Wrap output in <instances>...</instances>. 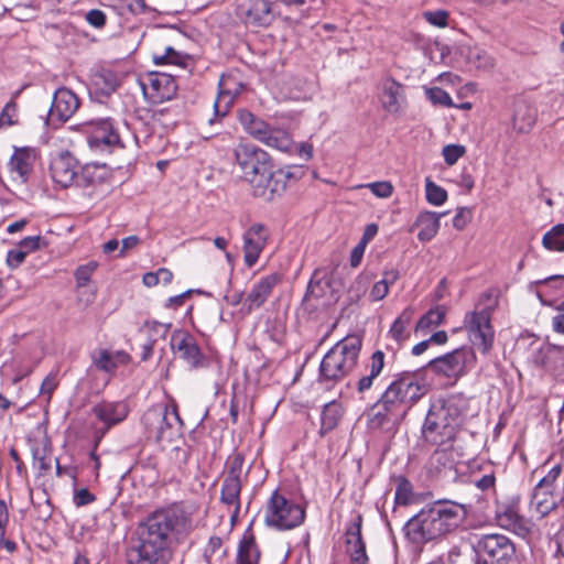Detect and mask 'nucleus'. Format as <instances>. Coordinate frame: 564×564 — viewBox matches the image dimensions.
Segmentation results:
<instances>
[{
	"label": "nucleus",
	"mask_w": 564,
	"mask_h": 564,
	"mask_svg": "<svg viewBox=\"0 0 564 564\" xmlns=\"http://www.w3.org/2000/svg\"><path fill=\"white\" fill-rule=\"evenodd\" d=\"M194 529L193 510L173 503L152 512L138 529L139 545L128 553L129 564H167L170 545Z\"/></svg>",
	"instance_id": "obj_1"
},
{
	"label": "nucleus",
	"mask_w": 564,
	"mask_h": 564,
	"mask_svg": "<svg viewBox=\"0 0 564 564\" xmlns=\"http://www.w3.org/2000/svg\"><path fill=\"white\" fill-rule=\"evenodd\" d=\"M470 509V505L454 500H435L406 521L403 528L405 538L416 545L440 542L464 524Z\"/></svg>",
	"instance_id": "obj_2"
},
{
	"label": "nucleus",
	"mask_w": 564,
	"mask_h": 564,
	"mask_svg": "<svg viewBox=\"0 0 564 564\" xmlns=\"http://www.w3.org/2000/svg\"><path fill=\"white\" fill-rule=\"evenodd\" d=\"M234 158L241 178L250 185L254 197L270 202L285 191L291 174L274 170L271 155L263 149L251 143H239L234 149Z\"/></svg>",
	"instance_id": "obj_3"
},
{
	"label": "nucleus",
	"mask_w": 564,
	"mask_h": 564,
	"mask_svg": "<svg viewBox=\"0 0 564 564\" xmlns=\"http://www.w3.org/2000/svg\"><path fill=\"white\" fill-rule=\"evenodd\" d=\"M430 390L419 372L399 373L368 412V427L378 430L399 416H404Z\"/></svg>",
	"instance_id": "obj_4"
},
{
	"label": "nucleus",
	"mask_w": 564,
	"mask_h": 564,
	"mask_svg": "<svg viewBox=\"0 0 564 564\" xmlns=\"http://www.w3.org/2000/svg\"><path fill=\"white\" fill-rule=\"evenodd\" d=\"M466 411L467 401L460 395L433 401L422 429L424 438L438 445L453 440Z\"/></svg>",
	"instance_id": "obj_5"
},
{
	"label": "nucleus",
	"mask_w": 564,
	"mask_h": 564,
	"mask_svg": "<svg viewBox=\"0 0 564 564\" xmlns=\"http://www.w3.org/2000/svg\"><path fill=\"white\" fill-rule=\"evenodd\" d=\"M362 338L352 334L337 341L323 357L319 365L322 382H339L346 378L358 364Z\"/></svg>",
	"instance_id": "obj_6"
},
{
	"label": "nucleus",
	"mask_w": 564,
	"mask_h": 564,
	"mask_svg": "<svg viewBox=\"0 0 564 564\" xmlns=\"http://www.w3.org/2000/svg\"><path fill=\"white\" fill-rule=\"evenodd\" d=\"M142 424L148 431L149 437L154 438L158 443H171L180 435L183 422L177 406L172 404L150 408L142 416Z\"/></svg>",
	"instance_id": "obj_7"
},
{
	"label": "nucleus",
	"mask_w": 564,
	"mask_h": 564,
	"mask_svg": "<svg viewBox=\"0 0 564 564\" xmlns=\"http://www.w3.org/2000/svg\"><path fill=\"white\" fill-rule=\"evenodd\" d=\"M305 519L304 508L275 490L269 498L264 510V522L280 531L294 529Z\"/></svg>",
	"instance_id": "obj_8"
},
{
	"label": "nucleus",
	"mask_w": 564,
	"mask_h": 564,
	"mask_svg": "<svg viewBox=\"0 0 564 564\" xmlns=\"http://www.w3.org/2000/svg\"><path fill=\"white\" fill-rule=\"evenodd\" d=\"M238 120L243 130L259 142L283 152L290 151L292 139L285 130L271 127L246 109L238 111Z\"/></svg>",
	"instance_id": "obj_9"
},
{
	"label": "nucleus",
	"mask_w": 564,
	"mask_h": 564,
	"mask_svg": "<svg viewBox=\"0 0 564 564\" xmlns=\"http://www.w3.org/2000/svg\"><path fill=\"white\" fill-rule=\"evenodd\" d=\"M464 329L469 340L481 354L487 355L494 345L495 330L491 325V307L476 305L474 311L464 317Z\"/></svg>",
	"instance_id": "obj_10"
},
{
	"label": "nucleus",
	"mask_w": 564,
	"mask_h": 564,
	"mask_svg": "<svg viewBox=\"0 0 564 564\" xmlns=\"http://www.w3.org/2000/svg\"><path fill=\"white\" fill-rule=\"evenodd\" d=\"M476 360L477 357L473 348L460 347L430 360L426 368L437 376L456 381L475 366Z\"/></svg>",
	"instance_id": "obj_11"
},
{
	"label": "nucleus",
	"mask_w": 564,
	"mask_h": 564,
	"mask_svg": "<svg viewBox=\"0 0 564 564\" xmlns=\"http://www.w3.org/2000/svg\"><path fill=\"white\" fill-rule=\"evenodd\" d=\"M477 550L488 560L484 564H516L519 558L514 544L502 534H485L477 541Z\"/></svg>",
	"instance_id": "obj_12"
},
{
	"label": "nucleus",
	"mask_w": 564,
	"mask_h": 564,
	"mask_svg": "<svg viewBox=\"0 0 564 564\" xmlns=\"http://www.w3.org/2000/svg\"><path fill=\"white\" fill-rule=\"evenodd\" d=\"M173 352L184 360L192 369L207 367L208 360L202 352L195 338L183 330H175L170 340Z\"/></svg>",
	"instance_id": "obj_13"
},
{
	"label": "nucleus",
	"mask_w": 564,
	"mask_h": 564,
	"mask_svg": "<svg viewBox=\"0 0 564 564\" xmlns=\"http://www.w3.org/2000/svg\"><path fill=\"white\" fill-rule=\"evenodd\" d=\"M87 141L91 149L102 152H112L115 149L123 148L119 133L109 119L93 121Z\"/></svg>",
	"instance_id": "obj_14"
},
{
	"label": "nucleus",
	"mask_w": 564,
	"mask_h": 564,
	"mask_svg": "<svg viewBox=\"0 0 564 564\" xmlns=\"http://www.w3.org/2000/svg\"><path fill=\"white\" fill-rule=\"evenodd\" d=\"M79 98L66 87L58 88L47 113V123L58 126L69 120L79 108Z\"/></svg>",
	"instance_id": "obj_15"
},
{
	"label": "nucleus",
	"mask_w": 564,
	"mask_h": 564,
	"mask_svg": "<svg viewBox=\"0 0 564 564\" xmlns=\"http://www.w3.org/2000/svg\"><path fill=\"white\" fill-rule=\"evenodd\" d=\"M280 280L281 276L278 273H271L256 282L245 297L242 313L249 315L252 311L260 308L272 294Z\"/></svg>",
	"instance_id": "obj_16"
},
{
	"label": "nucleus",
	"mask_w": 564,
	"mask_h": 564,
	"mask_svg": "<svg viewBox=\"0 0 564 564\" xmlns=\"http://www.w3.org/2000/svg\"><path fill=\"white\" fill-rule=\"evenodd\" d=\"M269 239L268 228L260 224L251 225L243 234L245 263L251 268L258 261Z\"/></svg>",
	"instance_id": "obj_17"
},
{
	"label": "nucleus",
	"mask_w": 564,
	"mask_h": 564,
	"mask_svg": "<svg viewBox=\"0 0 564 564\" xmlns=\"http://www.w3.org/2000/svg\"><path fill=\"white\" fill-rule=\"evenodd\" d=\"M497 523L513 533L525 536L530 533L532 523L520 514L517 502L500 506L496 511Z\"/></svg>",
	"instance_id": "obj_18"
},
{
	"label": "nucleus",
	"mask_w": 564,
	"mask_h": 564,
	"mask_svg": "<svg viewBox=\"0 0 564 564\" xmlns=\"http://www.w3.org/2000/svg\"><path fill=\"white\" fill-rule=\"evenodd\" d=\"M144 94L155 104L171 100L177 90L173 76L165 73L150 75L149 83L143 84Z\"/></svg>",
	"instance_id": "obj_19"
},
{
	"label": "nucleus",
	"mask_w": 564,
	"mask_h": 564,
	"mask_svg": "<svg viewBox=\"0 0 564 564\" xmlns=\"http://www.w3.org/2000/svg\"><path fill=\"white\" fill-rule=\"evenodd\" d=\"M361 524L362 518L357 516L346 531V553L349 556L350 564H369L366 543L361 535Z\"/></svg>",
	"instance_id": "obj_20"
},
{
	"label": "nucleus",
	"mask_w": 564,
	"mask_h": 564,
	"mask_svg": "<svg viewBox=\"0 0 564 564\" xmlns=\"http://www.w3.org/2000/svg\"><path fill=\"white\" fill-rule=\"evenodd\" d=\"M50 170L53 181L67 187L77 175V161L69 152H62L53 158Z\"/></svg>",
	"instance_id": "obj_21"
},
{
	"label": "nucleus",
	"mask_w": 564,
	"mask_h": 564,
	"mask_svg": "<svg viewBox=\"0 0 564 564\" xmlns=\"http://www.w3.org/2000/svg\"><path fill=\"white\" fill-rule=\"evenodd\" d=\"M242 20L246 25L268 26L274 20L271 3L268 0H248L242 7Z\"/></svg>",
	"instance_id": "obj_22"
},
{
	"label": "nucleus",
	"mask_w": 564,
	"mask_h": 564,
	"mask_svg": "<svg viewBox=\"0 0 564 564\" xmlns=\"http://www.w3.org/2000/svg\"><path fill=\"white\" fill-rule=\"evenodd\" d=\"M91 412L106 429H110L127 417L129 408L123 401H101L93 406Z\"/></svg>",
	"instance_id": "obj_23"
},
{
	"label": "nucleus",
	"mask_w": 564,
	"mask_h": 564,
	"mask_svg": "<svg viewBox=\"0 0 564 564\" xmlns=\"http://www.w3.org/2000/svg\"><path fill=\"white\" fill-rule=\"evenodd\" d=\"M36 161V152L32 148H15L9 161L11 174H15V180L26 183Z\"/></svg>",
	"instance_id": "obj_24"
},
{
	"label": "nucleus",
	"mask_w": 564,
	"mask_h": 564,
	"mask_svg": "<svg viewBox=\"0 0 564 564\" xmlns=\"http://www.w3.org/2000/svg\"><path fill=\"white\" fill-rule=\"evenodd\" d=\"M381 104L389 113H398L404 101L403 87L392 78H386L381 83Z\"/></svg>",
	"instance_id": "obj_25"
},
{
	"label": "nucleus",
	"mask_w": 564,
	"mask_h": 564,
	"mask_svg": "<svg viewBox=\"0 0 564 564\" xmlns=\"http://www.w3.org/2000/svg\"><path fill=\"white\" fill-rule=\"evenodd\" d=\"M261 552L256 542L251 525H249L238 544L236 564H259Z\"/></svg>",
	"instance_id": "obj_26"
},
{
	"label": "nucleus",
	"mask_w": 564,
	"mask_h": 564,
	"mask_svg": "<svg viewBox=\"0 0 564 564\" xmlns=\"http://www.w3.org/2000/svg\"><path fill=\"white\" fill-rule=\"evenodd\" d=\"M242 86L231 77L223 76L219 82V94L214 108L216 116L224 117L234 102L235 97L240 93Z\"/></svg>",
	"instance_id": "obj_27"
},
{
	"label": "nucleus",
	"mask_w": 564,
	"mask_h": 564,
	"mask_svg": "<svg viewBox=\"0 0 564 564\" xmlns=\"http://www.w3.org/2000/svg\"><path fill=\"white\" fill-rule=\"evenodd\" d=\"M384 359L386 355L382 350L372 352L369 362L366 365L367 373L361 376L356 384V389L359 393H365L372 388L375 380L384 368Z\"/></svg>",
	"instance_id": "obj_28"
},
{
	"label": "nucleus",
	"mask_w": 564,
	"mask_h": 564,
	"mask_svg": "<svg viewBox=\"0 0 564 564\" xmlns=\"http://www.w3.org/2000/svg\"><path fill=\"white\" fill-rule=\"evenodd\" d=\"M384 359L386 355L382 350L372 352L369 362L366 365L367 373L361 376L356 384V389L359 393H365L372 388L375 380L384 368Z\"/></svg>",
	"instance_id": "obj_29"
},
{
	"label": "nucleus",
	"mask_w": 564,
	"mask_h": 564,
	"mask_svg": "<svg viewBox=\"0 0 564 564\" xmlns=\"http://www.w3.org/2000/svg\"><path fill=\"white\" fill-rule=\"evenodd\" d=\"M129 356L123 351L98 349L91 352V364L98 370L113 373L120 364H126Z\"/></svg>",
	"instance_id": "obj_30"
},
{
	"label": "nucleus",
	"mask_w": 564,
	"mask_h": 564,
	"mask_svg": "<svg viewBox=\"0 0 564 564\" xmlns=\"http://www.w3.org/2000/svg\"><path fill=\"white\" fill-rule=\"evenodd\" d=\"M558 501L560 497L554 494L553 489L535 486L530 502V509L534 510L539 518H543L556 508Z\"/></svg>",
	"instance_id": "obj_31"
},
{
	"label": "nucleus",
	"mask_w": 564,
	"mask_h": 564,
	"mask_svg": "<svg viewBox=\"0 0 564 564\" xmlns=\"http://www.w3.org/2000/svg\"><path fill=\"white\" fill-rule=\"evenodd\" d=\"M243 481L224 477L220 489V502L234 508L231 520H235L240 511V492Z\"/></svg>",
	"instance_id": "obj_32"
},
{
	"label": "nucleus",
	"mask_w": 564,
	"mask_h": 564,
	"mask_svg": "<svg viewBox=\"0 0 564 564\" xmlns=\"http://www.w3.org/2000/svg\"><path fill=\"white\" fill-rule=\"evenodd\" d=\"M446 215V213H434V212H423L421 213L415 221V226L420 228L417 234V239L420 241L426 242L432 240L440 229V219Z\"/></svg>",
	"instance_id": "obj_33"
},
{
	"label": "nucleus",
	"mask_w": 564,
	"mask_h": 564,
	"mask_svg": "<svg viewBox=\"0 0 564 564\" xmlns=\"http://www.w3.org/2000/svg\"><path fill=\"white\" fill-rule=\"evenodd\" d=\"M536 120V109L525 101H519L516 105L513 113V128L518 132H528L532 129Z\"/></svg>",
	"instance_id": "obj_34"
},
{
	"label": "nucleus",
	"mask_w": 564,
	"mask_h": 564,
	"mask_svg": "<svg viewBox=\"0 0 564 564\" xmlns=\"http://www.w3.org/2000/svg\"><path fill=\"white\" fill-rule=\"evenodd\" d=\"M343 414L344 409L340 403L336 401L326 403L322 411L319 433L325 435L326 433L336 429L341 420Z\"/></svg>",
	"instance_id": "obj_35"
},
{
	"label": "nucleus",
	"mask_w": 564,
	"mask_h": 564,
	"mask_svg": "<svg viewBox=\"0 0 564 564\" xmlns=\"http://www.w3.org/2000/svg\"><path fill=\"white\" fill-rule=\"evenodd\" d=\"M413 316V308L406 307L402 311V313L395 318V321L391 325L388 334L398 344H401L402 341L406 340L410 337L408 326L411 324Z\"/></svg>",
	"instance_id": "obj_36"
},
{
	"label": "nucleus",
	"mask_w": 564,
	"mask_h": 564,
	"mask_svg": "<svg viewBox=\"0 0 564 564\" xmlns=\"http://www.w3.org/2000/svg\"><path fill=\"white\" fill-rule=\"evenodd\" d=\"M250 466L245 468V455L240 452L232 453L226 463V478L238 479L241 481L247 480Z\"/></svg>",
	"instance_id": "obj_37"
},
{
	"label": "nucleus",
	"mask_w": 564,
	"mask_h": 564,
	"mask_svg": "<svg viewBox=\"0 0 564 564\" xmlns=\"http://www.w3.org/2000/svg\"><path fill=\"white\" fill-rule=\"evenodd\" d=\"M542 245L550 251H564V224H558L546 231L542 238Z\"/></svg>",
	"instance_id": "obj_38"
},
{
	"label": "nucleus",
	"mask_w": 564,
	"mask_h": 564,
	"mask_svg": "<svg viewBox=\"0 0 564 564\" xmlns=\"http://www.w3.org/2000/svg\"><path fill=\"white\" fill-rule=\"evenodd\" d=\"M397 488L394 502L398 506H409L414 501V491L412 484L403 476L395 478Z\"/></svg>",
	"instance_id": "obj_39"
},
{
	"label": "nucleus",
	"mask_w": 564,
	"mask_h": 564,
	"mask_svg": "<svg viewBox=\"0 0 564 564\" xmlns=\"http://www.w3.org/2000/svg\"><path fill=\"white\" fill-rule=\"evenodd\" d=\"M445 308L443 306H436L425 313L416 324V330H425L431 327L438 326L445 318Z\"/></svg>",
	"instance_id": "obj_40"
},
{
	"label": "nucleus",
	"mask_w": 564,
	"mask_h": 564,
	"mask_svg": "<svg viewBox=\"0 0 564 564\" xmlns=\"http://www.w3.org/2000/svg\"><path fill=\"white\" fill-rule=\"evenodd\" d=\"M425 195L427 202L434 206H441L447 199V192L435 184L430 177L425 178Z\"/></svg>",
	"instance_id": "obj_41"
},
{
	"label": "nucleus",
	"mask_w": 564,
	"mask_h": 564,
	"mask_svg": "<svg viewBox=\"0 0 564 564\" xmlns=\"http://www.w3.org/2000/svg\"><path fill=\"white\" fill-rule=\"evenodd\" d=\"M171 324H164L160 322H145L141 328V332L147 333L148 340L155 344L159 339H164L170 332Z\"/></svg>",
	"instance_id": "obj_42"
},
{
	"label": "nucleus",
	"mask_w": 564,
	"mask_h": 564,
	"mask_svg": "<svg viewBox=\"0 0 564 564\" xmlns=\"http://www.w3.org/2000/svg\"><path fill=\"white\" fill-rule=\"evenodd\" d=\"M9 523V511L3 513V510L0 511V550L4 549L9 554H12L17 551V543L12 540L6 538L7 525Z\"/></svg>",
	"instance_id": "obj_43"
},
{
	"label": "nucleus",
	"mask_w": 564,
	"mask_h": 564,
	"mask_svg": "<svg viewBox=\"0 0 564 564\" xmlns=\"http://www.w3.org/2000/svg\"><path fill=\"white\" fill-rule=\"evenodd\" d=\"M97 268L96 262H88L84 265H80L75 271L76 286L77 290L84 289L88 286V282L90 281L91 274Z\"/></svg>",
	"instance_id": "obj_44"
},
{
	"label": "nucleus",
	"mask_w": 564,
	"mask_h": 564,
	"mask_svg": "<svg viewBox=\"0 0 564 564\" xmlns=\"http://www.w3.org/2000/svg\"><path fill=\"white\" fill-rule=\"evenodd\" d=\"M466 152L464 145L447 144L443 148L444 161L447 165H454Z\"/></svg>",
	"instance_id": "obj_45"
},
{
	"label": "nucleus",
	"mask_w": 564,
	"mask_h": 564,
	"mask_svg": "<svg viewBox=\"0 0 564 564\" xmlns=\"http://www.w3.org/2000/svg\"><path fill=\"white\" fill-rule=\"evenodd\" d=\"M429 99L435 105L451 107L453 105L452 98L447 91L440 87H433L426 90Z\"/></svg>",
	"instance_id": "obj_46"
},
{
	"label": "nucleus",
	"mask_w": 564,
	"mask_h": 564,
	"mask_svg": "<svg viewBox=\"0 0 564 564\" xmlns=\"http://www.w3.org/2000/svg\"><path fill=\"white\" fill-rule=\"evenodd\" d=\"M47 246V241L42 236H31L25 237L19 243V247L22 248L25 253H30L32 251L40 250Z\"/></svg>",
	"instance_id": "obj_47"
},
{
	"label": "nucleus",
	"mask_w": 564,
	"mask_h": 564,
	"mask_svg": "<svg viewBox=\"0 0 564 564\" xmlns=\"http://www.w3.org/2000/svg\"><path fill=\"white\" fill-rule=\"evenodd\" d=\"M423 15L434 26L445 28L447 25L448 13L444 10L426 11Z\"/></svg>",
	"instance_id": "obj_48"
},
{
	"label": "nucleus",
	"mask_w": 564,
	"mask_h": 564,
	"mask_svg": "<svg viewBox=\"0 0 564 564\" xmlns=\"http://www.w3.org/2000/svg\"><path fill=\"white\" fill-rule=\"evenodd\" d=\"M368 187L373 195L381 198H388L393 193V186L389 182H375L367 184Z\"/></svg>",
	"instance_id": "obj_49"
},
{
	"label": "nucleus",
	"mask_w": 564,
	"mask_h": 564,
	"mask_svg": "<svg viewBox=\"0 0 564 564\" xmlns=\"http://www.w3.org/2000/svg\"><path fill=\"white\" fill-rule=\"evenodd\" d=\"M87 23L96 29H101L106 25L107 15L99 9H91L85 14Z\"/></svg>",
	"instance_id": "obj_50"
},
{
	"label": "nucleus",
	"mask_w": 564,
	"mask_h": 564,
	"mask_svg": "<svg viewBox=\"0 0 564 564\" xmlns=\"http://www.w3.org/2000/svg\"><path fill=\"white\" fill-rule=\"evenodd\" d=\"M562 468L561 465L553 466L549 473L538 482L536 486H540L541 488L546 489H553L555 488V482L558 479L561 475Z\"/></svg>",
	"instance_id": "obj_51"
},
{
	"label": "nucleus",
	"mask_w": 564,
	"mask_h": 564,
	"mask_svg": "<svg viewBox=\"0 0 564 564\" xmlns=\"http://www.w3.org/2000/svg\"><path fill=\"white\" fill-rule=\"evenodd\" d=\"M100 82L104 83V86L101 87V90L105 94H111L116 90L117 87V78L111 72H105L99 74L96 77V84L100 85Z\"/></svg>",
	"instance_id": "obj_52"
},
{
	"label": "nucleus",
	"mask_w": 564,
	"mask_h": 564,
	"mask_svg": "<svg viewBox=\"0 0 564 564\" xmlns=\"http://www.w3.org/2000/svg\"><path fill=\"white\" fill-rule=\"evenodd\" d=\"M57 386H58V382L56 380V376L53 373H50L48 376L45 377V379L43 380V382L41 384L40 394L42 397H45L46 401L48 402L52 398L53 392L57 388Z\"/></svg>",
	"instance_id": "obj_53"
},
{
	"label": "nucleus",
	"mask_w": 564,
	"mask_h": 564,
	"mask_svg": "<svg viewBox=\"0 0 564 564\" xmlns=\"http://www.w3.org/2000/svg\"><path fill=\"white\" fill-rule=\"evenodd\" d=\"M477 68L490 69L495 65L494 58L485 51H477L471 56Z\"/></svg>",
	"instance_id": "obj_54"
},
{
	"label": "nucleus",
	"mask_w": 564,
	"mask_h": 564,
	"mask_svg": "<svg viewBox=\"0 0 564 564\" xmlns=\"http://www.w3.org/2000/svg\"><path fill=\"white\" fill-rule=\"evenodd\" d=\"M28 253L18 247L17 249L10 250L7 256V262L10 268H18L25 259Z\"/></svg>",
	"instance_id": "obj_55"
},
{
	"label": "nucleus",
	"mask_w": 564,
	"mask_h": 564,
	"mask_svg": "<svg viewBox=\"0 0 564 564\" xmlns=\"http://www.w3.org/2000/svg\"><path fill=\"white\" fill-rule=\"evenodd\" d=\"M469 216L470 212L467 208H459L453 218V226L458 230L464 229L469 223Z\"/></svg>",
	"instance_id": "obj_56"
},
{
	"label": "nucleus",
	"mask_w": 564,
	"mask_h": 564,
	"mask_svg": "<svg viewBox=\"0 0 564 564\" xmlns=\"http://www.w3.org/2000/svg\"><path fill=\"white\" fill-rule=\"evenodd\" d=\"M94 500H95V496L91 492H89V490L86 488H82V489L77 490L74 495V503L77 507H83V506L89 505Z\"/></svg>",
	"instance_id": "obj_57"
},
{
	"label": "nucleus",
	"mask_w": 564,
	"mask_h": 564,
	"mask_svg": "<svg viewBox=\"0 0 564 564\" xmlns=\"http://www.w3.org/2000/svg\"><path fill=\"white\" fill-rule=\"evenodd\" d=\"M389 288L387 286V284H384L381 281H378L373 284L370 291V299L375 302L380 301L387 296Z\"/></svg>",
	"instance_id": "obj_58"
},
{
	"label": "nucleus",
	"mask_w": 564,
	"mask_h": 564,
	"mask_svg": "<svg viewBox=\"0 0 564 564\" xmlns=\"http://www.w3.org/2000/svg\"><path fill=\"white\" fill-rule=\"evenodd\" d=\"M365 249H366V245L359 242L352 250H351V253H350V265L352 268H357L361 260H362V257H364V253H365Z\"/></svg>",
	"instance_id": "obj_59"
},
{
	"label": "nucleus",
	"mask_w": 564,
	"mask_h": 564,
	"mask_svg": "<svg viewBox=\"0 0 564 564\" xmlns=\"http://www.w3.org/2000/svg\"><path fill=\"white\" fill-rule=\"evenodd\" d=\"M77 299L80 303L89 305L95 300V291L93 289H89L88 286L77 290Z\"/></svg>",
	"instance_id": "obj_60"
},
{
	"label": "nucleus",
	"mask_w": 564,
	"mask_h": 564,
	"mask_svg": "<svg viewBox=\"0 0 564 564\" xmlns=\"http://www.w3.org/2000/svg\"><path fill=\"white\" fill-rule=\"evenodd\" d=\"M15 104L13 101L8 102L0 115V121L2 123L12 124L13 121L11 120V117L15 113Z\"/></svg>",
	"instance_id": "obj_61"
},
{
	"label": "nucleus",
	"mask_w": 564,
	"mask_h": 564,
	"mask_svg": "<svg viewBox=\"0 0 564 564\" xmlns=\"http://www.w3.org/2000/svg\"><path fill=\"white\" fill-rule=\"evenodd\" d=\"M140 243L138 236H129L122 240V247L120 249V257H123L129 250L135 248Z\"/></svg>",
	"instance_id": "obj_62"
},
{
	"label": "nucleus",
	"mask_w": 564,
	"mask_h": 564,
	"mask_svg": "<svg viewBox=\"0 0 564 564\" xmlns=\"http://www.w3.org/2000/svg\"><path fill=\"white\" fill-rule=\"evenodd\" d=\"M191 291H186L180 295H175V296H171L165 306L166 307H173V308H176L178 306H182L185 302V300L191 295Z\"/></svg>",
	"instance_id": "obj_63"
},
{
	"label": "nucleus",
	"mask_w": 564,
	"mask_h": 564,
	"mask_svg": "<svg viewBox=\"0 0 564 564\" xmlns=\"http://www.w3.org/2000/svg\"><path fill=\"white\" fill-rule=\"evenodd\" d=\"M553 327L557 333L564 334V303L558 307V314L553 317Z\"/></svg>",
	"instance_id": "obj_64"
}]
</instances>
